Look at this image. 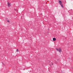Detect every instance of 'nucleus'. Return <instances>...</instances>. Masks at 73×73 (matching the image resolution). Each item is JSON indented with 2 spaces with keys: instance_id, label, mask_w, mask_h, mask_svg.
<instances>
[{
  "instance_id": "nucleus-6",
  "label": "nucleus",
  "mask_w": 73,
  "mask_h": 73,
  "mask_svg": "<svg viewBox=\"0 0 73 73\" xmlns=\"http://www.w3.org/2000/svg\"><path fill=\"white\" fill-rule=\"evenodd\" d=\"M7 21V22H8V23H9V21Z\"/></svg>"
},
{
  "instance_id": "nucleus-1",
  "label": "nucleus",
  "mask_w": 73,
  "mask_h": 73,
  "mask_svg": "<svg viewBox=\"0 0 73 73\" xmlns=\"http://www.w3.org/2000/svg\"><path fill=\"white\" fill-rule=\"evenodd\" d=\"M56 50L58 51L60 53H61L62 52V50L61 49V48H60L59 49L56 48Z\"/></svg>"
},
{
  "instance_id": "nucleus-4",
  "label": "nucleus",
  "mask_w": 73,
  "mask_h": 73,
  "mask_svg": "<svg viewBox=\"0 0 73 73\" xmlns=\"http://www.w3.org/2000/svg\"><path fill=\"white\" fill-rule=\"evenodd\" d=\"M56 39L55 38H53V41H56Z\"/></svg>"
},
{
  "instance_id": "nucleus-2",
  "label": "nucleus",
  "mask_w": 73,
  "mask_h": 73,
  "mask_svg": "<svg viewBox=\"0 0 73 73\" xmlns=\"http://www.w3.org/2000/svg\"><path fill=\"white\" fill-rule=\"evenodd\" d=\"M59 4L61 5L62 7V8H63V6L62 5V3L61 2V1H59Z\"/></svg>"
},
{
  "instance_id": "nucleus-3",
  "label": "nucleus",
  "mask_w": 73,
  "mask_h": 73,
  "mask_svg": "<svg viewBox=\"0 0 73 73\" xmlns=\"http://www.w3.org/2000/svg\"><path fill=\"white\" fill-rule=\"evenodd\" d=\"M8 6L9 7H11V3L9 2L8 3Z\"/></svg>"
},
{
  "instance_id": "nucleus-7",
  "label": "nucleus",
  "mask_w": 73,
  "mask_h": 73,
  "mask_svg": "<svg viewBox=\"0 0 73 73\" xmlns=\"http://www.w3.org/2000/svg\"><path fill=\"white\" fill-rule=\"evenodd\" d=\"M72 59H73V58H72Z\"/></svg>"
},
{
  "instance_id": "nucleus-8",
  "label": "nucleus",
  "mask_w": 73,
  "mask_h": 73,
  "mask_svg": "<svg viewBox=\"0 0 73 73\" xmlns=\"http://www.w3.org/2000/svg\"><path fill=\"white\" fill-rule=\"evenodd\" d=\"M52 65H53V64H52Z\"/></svg>"
},
{
  "instance_id": "nucleus-5",
  "label": "nucleus",
  "mask_w": 73,
  "mask_h": 73,
  "mask_svg": "<svg viewBox=\"0 0 73 73\" xmlns=\"http://www.w3.org/2000/svg\"><path fill=\"white\" fill-rule=\"evenodd\" d=\"M16 51L17 52H19V50H18V49H17V50H16Z\"/></svg>"
}]
</instances>
